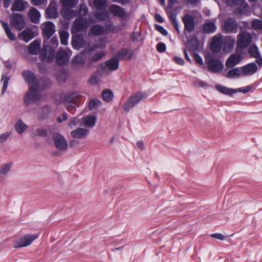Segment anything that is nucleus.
<instances>
[{
	"label": "nucleus",
	"mask_w": 262,
	"mask_h": 262,
	"mask_svg": "<svg viewBox=\"0 0 262 262\" xmlns=\"http://www.w3.org/2000/svg\"><path fill=\"white\" fill-rule=\"evenodd\" d=\"M22 75L25 81L28 83L31 90L34 89V86L39 85V82L36 76L31 71L26 70L23 71Z\"/></svg>",
	"instance_id": "obj_7"
},
{
	"label": "nucleus",
	"mask_w": 262,
	"mask_h": 262,
	"mask_svg": "<svg viewBox=\"0 0 262 262\" xmlns=\"http://www.w3.org/2000/svg\"><path fill=\"white\" fill-rule=\"evenodd\" d=\"M42 113L38 116L39 119H42L45 118L51 111L50 108L48 106H45L42 108Z\"/></svg>",
	"instance_id": "obj_51"
},
{
	"label": "nucleus",
	"mask_w": 262,
	"mask_h": 262,
	"mask_svg": "<svg viewBox=\"0 0 262 262\" xmlns=\"http://www.w3.org/2000/svg\"><path fill=\"white\" fill-rule=\"evenodd\" d=\"M71 54L69 50H59L56 55L57 63L60 65L66 64L68 62Z\"/></svg>",
	"instance_id": "obj_14"
},
{
	"label": "nucleus",
	"mask_w": 262,
	"mask_h": 262,
	"mask_svg": "<svg viewBox=\"0 0 262 262\" xmlns=\"http://www.w3.org/2000/svg\"><path fill=\"white\" fill-rule=\"evenodd\" d=\"M89 34L98 36L108 34V32L103 26L95 24L90 28Z\"/></svg>",
	"instance_id": "obj_20"
},
{
	"label": "nucleus",
	"mask_w": 262,
	"mask_h": 262,
	"mask_svg": "<svg viewBox=\"0 0 262 262\" xmlns=\"http://www.w3.org/2000/svg\"><path fill=\"white\" fill-rule=\"evenodd\" d=\"M147 95L143 92H138L128 98L126 102L125 103L123 108L128 112L130 109L136 106L142 100L146 99Z\"/></svg>",
	"instance_id": "obj_3"
},
{
	"label": "nucleus",
	"mask_w": 262,
	"mask_h": 262,
	"mask_svg": "<svg viewBox=\"0 0 262 262\" xmlns=\"http://www.w3.org/2000/svg\"><path fill=\"white\" fill-rule=\"evenodd\" d=\"M9 77H7L6 76H3L2 77V80L3 81V89H2V94H4L5 92H6L7 89V87H8V82H9Z\"/></svg>",
	"instance_id": "obj_54"
},
{
	"label": "nucleus",
	"mask_w": 262,
	"mask_h": 262,
	"mask_svg": "<svg viewBox=\"0 0 262 262\" xmlns=\"http://www.w3.org/2000/svg\"><path fill=\"white\" fill-rule=\"evenodd\" d=\"M141 34L140 33L138 32H133L130 36V39L133 42H135L138 41L139 38L140 37Z\"/></svg>",
	"instance_id": "obj_56"
},
{
	"label": "nucleus",
	"mask_w": 262,
	"mask_h": 262,
	"mask_svg": "<svg viewBox=\"0 0 262 262\" xmlns=\"http://www.w3.org/2000/svg\"><path fill=\"white\" fill-rule=\"evenodd\" d=\"M79 120L76 118H74L70 120L69 122V126L70 127H73L76 125L78 124L79 123Z\"/></svg>",
	"instance_id": "obj_60"
},
{
	"label": "nucleus",
	"mask_w": 262,
	"mask_h": 262,
	"mask_svg": "<svg viewBox=\"0 0 262 262\" xmlns=\"http://www.w3.org/2000/svg\"><path fill=\"white\" fill-rule=\"evenodd\" d=\"M249 54L253 57L258 58L260 57V53L258 51V48L255 46H251L249 50Z\"/></svg>",
	"instance_id": "obj_47"
},
{
	"label": "nucleus",
	"mask_w": 262,
	"mask_h": 262,
	"mask_svg": "<svg viewBox=\"0 0 262 262\" xmlns=\"http://www.w3.org/2000/svg\"><path fill=\"white\" fill-rule=\"evenodd\" d=\"M27 127V125L21 119L18 120L15 125V130L19 134H21L24 132Z\"/></svg>",
	"instance_id": "obj_37"
},
{
	"label": "nucleus",
	"mask_w": 262,
	"mask_h": 262,
	"mask_svg": "<svg viewBox=\"0 0 262 262\" xmlns=\"http://www.w3.org/2000/svg\"><path fill=\"white\" fill-rule=\"evenodd\" d=\"M29 16L32 22L35 24L39 23L40 14L36 9L31 8L29 12Z\"/></svg>",
	"instance_id": "obj_31"
},
{
	"label": "nucleus",
	"mask_w": 262,
	"mask_h": 262,
	"mask_svg": "<svg viewBox=\"0 0 262 262\" xmlns=\"http://www.w3.org/2000/svg\"><path fill=\"white\" fill-rule=\"evenodd\" d=\"M89 26V21L87 19L82 17L77 18L73 25L72 30L75 32L82 31L85 30Z\"/></svg>",
	"instance_id": "obj_15"
},
{
	"label": "nucleus",
	"mask_w": 262,
	"mask_h": 262,
	"mask_svg": "<svg viewBox=\"0 0 262 262\" xmlns=\"http://www.w3.org/2000/svg\"><path fill=\"white\" fill-rule=\"evenodd\" d=\"M58 45V40L56 37L51 39H44L43 49L40 53V59L45 61H51L55 55V49Z\"/></svg>",
	"instance_id": "obj_1"
},
{
	"label": "nucleus",
	"mask_w": 262,
	"mask_h": 262,
	"mask_svg": "<svg viewBox=\"0 0 262 262\" xmlns=\"http://www.w3.org/2000/svg\"><path fill=\"white\" fill-rule=\"evenodd\" d=\"M253 86L251 85H248L246 87L240 88L237 89H234V92L235 93L237 92H242L244 94H247L252 89Z\"/></svg>",
	"instance_id": "obj_52"
},
{
	"label": "nucleus",
	"mask_w": 262,
	"mask_h": 262,
	"mask_svg": "<svg viewBox=\"0 0 262 262\" xmlns=\"http://www.w3.org/2000/svg\"><path fill=\"white\" fill-rule=\"evenodd\" d=\"M235 42L234 38L230 36H226L223 39V51L225 52H228L231 51Z\"/></svg>",
	"instance_id": "obj_24"
},
{
	"label": "nucleus",
	"mask_w": 262,
	"mask_h": 262,
	"mask_svg": "<svg viewBox=\"0 0 262 262\" xmlns=\"http://www.w3.org/2000/svg\"><path fill=\"white\" fill-rule=\"evenodd\" d=\"M182 19L184 25V33L186 34L192 32L195 27L194 17L190 14H185Z\"/></svg>",
	"instance_id": "obj_6"
},
{
	"label": "nucleus",
	"mask_w": 262,
	"mask_h": 262,
	"mask_svg": "<svg viewBox=\"0 0 262 262\" xmlns=\"http://www.w3.org/2000/svg\"><path fill=\"white\" fill-rule=\"evenodd\" d=\"M157 50L159 52L163 53L166 50V45L163 42H160L157 45Z\"/></svg>",
	"instance_id": "obj_58"
},
{
	"label": "nucleus",
	"mask_w": 262,
	"mask_h": 262,
	"mask_svg": "<svg viewBox=\"0 0 262 262\" xmlns=\"http://www.w3.org/2000/svg\"><path fill=\"white\" fill-rule=\"evenodd\" d=\"M241 60L242 56L240 54H233L228 57L225 64L227 68H232L238 64Z\"/></svg>",
	"instance_id": "obj_21"
},
{
	"label": "nucleus",
	"mask_w": 262,
	"mask_h": 262,
	"mask_svg": "<svg viewBox=\"0 0 262 262\" xmlns=\"http://www.w3.org/2000/svg\"><path fill=\"white\" fill-rule=\"evenodd\" d=\"M108 14L106 11H97L95 13L96 18L101 21H104L108 19Z\"/></svg>",
	"instance_id": "obj_45"
},
{
	"label": "nucleus",
	"mask_w": 262,
	"mask_h": 262,
	"mask_svg": "<svg viewBox=\"0 0 262 262\" xmlns=\"http://www.w3.org/2000/svg\"><path fill=\"white\" fill-rule=\"evenodd\" d=\"M42 35L44 39H49L55 32L54 24L51 21H47L43 24Z\"/></svg>",
	"instance_id": "obj_17"
},
{
	"label": "nucleus",
	"mask_w": 262,
	"mask_h": 262,
	"mask_svg": "<svg viewBox=\"0 0 262 262\" xmlns=\"http://www.w3.org/2000/svg\"><path fill=\"white\" fill-rule=\"evenodd\" d=\"M71 7H63L61 11V14L65 20H70L77 15L76 11L71 8Z\"/></svg>",
	"instance_id": "obj_25"
},
{
	"label": "nucleus",
	"mask_w": 262,
	"mask_h": 262,
	"mask_svg": "<svg viewBox=\"0 0 262 262\" xmlns=\"http://www.w3.org/2000/svg\"><path fill=\"white\" fill-rule=\"evenodd\" d=\"M114 95L113 92L108 89H105L102 92V97L105 102H110L113 99Z\"/></svg>",
	"instance_id": "obj_41"
},
{
	"label": "nucleus",
	"mask_w": 262,
	"mask_h": 262,
	"mask_svg": "<svg viewBox=\"0 0 262 262\" xmlns=\"http://www.w3.org/2000/svg\"><path fill=\"white\" fill-rule=\"evenodd\" d=\"M34 89L31 90L27 92L24 97V102L27 105L30 104L31 103L40 99V94L38 92L39 85L34 86Z\"/></svg>",
	"instance_id": "obj_8"
},
{
	"label": "nucleus",
	"mask_w": 262,
	"mask_h": 262,
	"mask_svg": "<svg viewBox=\"0 0 262 262\" xmlns=\"http://www.w3.org/2000/svg\"><path fill=\"white\" fill-rule=\"evenodd\" d=\"M89 82L91 84H96L98 82V79L96 76L93 75L89 79Z\"/></svg>",
	"instance_id": "obj_64"
},
{
	"label": "nucleus",
	"mask_w": 262,
	"mask_h": 262,
	"mask_svg": "<svg viewBox=\"0 0 262 262\" xmlns=\"http://www.w3.org/2000/svg\"><path fill=\"white\" fill-rule=\"evenodd\" d=\"M69 36V34L67 31H62L60 33V42L62 45H67Z\"/></svg>",
	"instance_id": "obj_48"
},
{
	"label": "nucleus",
	"mask_w": 262,
	"mask_h": 262,
	"mask_svg": "<svg viewBox=\"0 0 262 262\" xmlns=\"http://www.w3.org/2000/svg\"><path fill=\"white\" fill-rule=\"evenodd\" d=\"M242 75H243L242 70L238 68H232V69L228 71L226 75V77L228 78L232 79L234 78L235 77H239Z\"/></svg>",
	"instance_id": "obj_35"
},
{
	"label": "nucleus",
	"mask_w": 262,
	"mask_h": 262,
	"mask_svg": "<svg viewBox=\"0 0 262 262\" xmlns=\"http://www.w3.org/2000/svg\"><path fill=\"white\" fill-rule=\"evenodd\" d=\"M105 29L107 30L108 34L111 32H114L115 29V26L112 24H108L106 25Z\"/></svg>",
	"instance_id": "obj_63"
},
{
	"label": "nucleus",
	"mask_w": 262,
	"mask_h": 262,
	"mask_svg": "<svg viewBox=\"0 0 262 262\" xmlns=\"http://www.w3.org/2000/svg\"><path fill=\"white\" fill-rule=\"evenodd\" d=\"M25 8V3L21 0H15L11 7L12 11H22Z\"/></svg>",
	"instance_id": "obj_33"
},
{
	"label": "nucleus",
	"mask_w": 262,
	"mask_h": 262,
	"mask_svg": "<svg viewBox=\"0 0 262 262\" xmlns=\"http://www.w3.org/2000/svg\"><path fill=\"white\" fill-rule=\"evenodd\" d=\"M104 55L105 53L102 51L98 52L93 54H89L86 67L87 68L94 67L93 63L100 60Z\"/></svg>",
	"instance_id": "obj_23"
},
{
	"label": "nucleus",
	"mask_w": 262,
	"mask_h": 262,
	"mask_svg": "<svg viewBox=\"0 0 262 262\" xmlns=\"http://www.w3.org/2000/svg\"><path fill=\"white\" fill-rule=\"evenodd\" d=\"M37 234L26 235L20 238L14 245V248H19L30 245L38 237Z\"/></svg>",
	"instance_id": "obj_11"
},
{
	"label": "nucleus",
	"mask_w": 262,
	"mask_h": 262,
	"mask_svg": "<svg viewBox=\"0 0 262 262\" xmlns=\"http://www.w3.org/2000/svg\"><path fill=\"white\" fill-rule=\"evenodd\" d=\"M205 62L208 70L212 73H218L221 71L224 67L222 62L212 56H206Z\"/></svg>",
	"instance_id": "obj_4"
},
{
	"label": "nucleus",
	"mask_w": 262,
	"mask_h": 262,
	"mask_svg": "<svg viewBox=\"0 0 262 262\" xmlns=\"http://www.w3.org/2000/svg\"><path fill=\"white\" fill-rule=\"evenodd\" d=\"M60 3L63 7L75 8L77 4L75 0H60Z\"/></svg>",
	"instance_id": "obj_46"
},
{
	"label": "nucleus",
	"mask_w": 262,
	"mask_h": 262,
	"mask_svg": "<svg viewBox=\"0 0 262 262\" xmlns=\"http://www.w3.org/2000/svg\"><path fill=\"white\" fill-rule=\"evenodd\" d=\"M226 2L227 4L229 6H234L236 5H243L242 8H238L236 11L235 13H237V11H238V13L239 14H245L246 11L248 8V4L245 2V0H226Z\"/></svg>",
	"instance_id": "obj_19"
},
{
	"label": "nucleus",
	"mask_w": 262,
	"mask_h": 262,
	"mask_svg": "<svg viewBox=\"0 0 262 262\" xmlns=\"http://www.w3.org/2000/svg\"><path fill=\"white\" fill-rule=\"evenodd\" d=\"M10 133L6 132L0 135V143L5 142L9 137Z\"/></svg>",
	"instance_id": "obj_57"
},
{
	"label": "nucleus",
	"mask_w": 262,
	"mask_h": 262,
	"mask_svg": "<svg viewBox=\"0 0 262 262\" xmlns=\"http://www.w3.org/2000/svg\"><path fill=\"white\" fill-rule=\"evenodd\" d=\"M11 168V163H5L2 165L0 168V175L1 177L2 176H6L10 171Z\"/></svg>",
	"instance_id": "obj_44"
},
{
	"label": "nucleus",
	"mask_w": 262,
	"mask_h": 262,
	"mask_svg": "<svg viewBox=\"0 0 262 262\" xmlns=\"http://www.w3.org/2000/svg\"><path fill=\"white\" fill-rule=\"evenodd\" d=\"M46 16L48 18H55L57 17V11L53 7H48L46 10Z\"/></svg>",
	"instance_id": "obj_43"
},
{
	"label": "nucleus",
	"mask_w": 262,
	"mask_h": 262,
	"mask_svg": "<svg viewBox=\"0 0 262 262\" xmlns=\"http://www.w3.org/2000/svg\"><path fill=\"white\" fill-rule=\"evenodd\" d=\"M1 22L8 37L11 40L16 39V36L14 34L11 32L8 24L3 21H1Z\"/></svg>",
	"instance_id": "obj_40"
},
{
	"label": "nucleus",
	"mask_w": 262,
	"mask_h": 262,
	"mask_svg": "<svg viewBox=\"0 0 262 262\" xmlns=\"http://www.w3.org/2000/svg\"><path fill=\"white\" fill-rule=\"evenodd\" d=\"M10 25L19 31L25 27V21L22 15L19 13H13L10 18Z\"/></svg>",
	"instance_id": "obj_12"
},
{
	"label": "nucleus",
	"mask_w": 262,
	"mask_h": 262,
	"mask_svg": "<svg viewBox=\"0 0 262 262\" xmlns=\"http://www.w3.org/2000/svg\"><path fill=\"white\" fill-rule=\"evenodd\" d=\"M36 135L40 137H46L47 135V132L43 128H38L36 130Z\"/></svg>",
	"instance_id": "obj_59"
},
{
	"label": "nucleus",
	"mask_w": 262,
	"mask_h": 262,
	"mask_svg": "<svg viewBox=\"0 0 262 262\" xmlns=\"http://www.w3.org/2000/svg\"><path fill=\"white\" fill-rule=\"evenodd\" d=\"M94 4L97 10H103L106 8V0H94Z\"/></svg>",
	"instance_id": "obj_42"
},
{
	"label": "nucleus",
	"mask_w": 262,
	"mask_h": 262,
	"mask_svg": "<svg viewBox=\"0 0 262 262\" xmlns=\"http://www.w3.org/2000/svg\"><path fill=\"white\" fill-rule=\"evenodd\" d=\"M133 54L134 51L132 50L122 48L117 53L116 57L119 60L130 59L133 57Z\"/></svg>",
	"instance_id": "obj_22"
},
{
	"label": "nucleus",
	"mask_w": 262,
	"mask_h": 262,
	"mask_svg": "<svg viewBox=\"0 0 262 262\" xmlns=\"http://www.w3.org/2000/svg\"><path fill=\"white\" fill-rule=\"evenodd\" d=\"M177 9H174L170 12L169 16L172 24L173 25L177 31L179 32V29L178 26V23L177 20Z\"/></svg>",
	"instance_id": "obj_36"
},
{
	"label": "nucleus",
	"mask_w": 262,
	"mask_h": 262,
	"mask_svg": "<svg viewBox=\"0 0 262 262\" xmlns=\"http://www.w3.org/2000/svg\"><path fill=\"white\" fill-rule=\"evenodd\" d=\"M223 46V37L221 34H218L212 38L210 43V48L214 53L220 52Z\"/></svg>",
	"instance_id": "obj_13"
},
{
	"label": "nucleus",
	"mask_w": 262,
	"mask_h": 262,
	"mask_svg": "<svg viewBox=\"0 0 262 262\" xmlns=\"http://www.w3.org/2000/svg\"><path fill=\"white\" fill-rule=\"evenodd\" d=\"M241 70L243 75H251L257 71V67L255 63L252 62L242 67Z\"/></svg>",
	"instance_id": "obj_26"
},
{
	"label": "nucleus",
	"mask_w": 262,
	"mask_h": 262,
	"mask_svg": "<svg viewBox=\"0 0 262 262\" xmlns=\"http://www.w3.org/2000/svg\"><path fill=\"white\" fill-rule=\"evenodd\" d=\"M101 104V101L97 99H92L89 102V108L91 110H93L99 106Z\"/></svg>",
	"instance_id": "obj_49"
},
{
	"label": "nucleus",
	"mask_w": 262,
	"mask_h": 262,
	"mask_svg": "<svg viewBox=\"0 0 262 262\" xmlns=\"http://www.w3.org/2000/svg\"><path fill=\"white\" fill-rule=\"evenodd\" d=\"M72 45L74 49L79 50L83 45V39L80 37L73 38L72 41Z\"/></svg>",
	"instance_id": "obj_39"
},
{
	"label": "nucleus",
	"mask_w": 262,
	"mask_h": 262,
	"mask_svg": "<svg viewBox=\"0 0 262 262\" xmlns=\"http://www.w3.org/2000/svg\"><path fill=\"white\" fill-rule=\"evenodd\" d=\"M155 27L157 31L160 32L164 36H167L168 35L167 31L162 26L156 24Z\"/></svg>",
	"instance_id": "obj_55"
},
{
	"label": "nucleus",
	"mask_w": 262,
	"mask_h": 262,
	"mask_svg": "<svg viewBox=\"0 0 262 262\" xmlns=\"http://www.w3.org/2000/svg\"><path fill=\"white\" fill-rule=\"evenodd\" d=\"M88 12V9L86 6L84 4H81L79 6V8L78 9V12L77 13H79V15L82 16L85 15Z\"/></svg>",
	"instance_id": "obj_53"
},
{
	"label": "nucleus",
	"mask_w": 262,
	"mask_h": 262,
	"mask_svg": "<svg viewBox=\"0 0 262 262\" xmlns=\"http://www.w3.org/2000/svg\"><path fill=\"white\" fill-rule=\"evenodd\" d=\"M40 49V41L38 40H34L29 46L28 52L32 55L38 53Z\"/></svg>",
	"instance_id": "obj_29"
},
{
	"label": "nucleus",
	"mask_w": 262,
	"mask_h": 262,
	"mask_svg": "<svg viewBox=\"0 0 262 262\" xmlns=\"http://www.w3.org/2000/svg\"><path fill=\"white\" fill-rule=\"evenodd\" d=\"M211 237L216 238V239L221 240V241L224 240V239H225L224 235H223L221 233H219L211 234Z\"/></svg>",
	"instance_id": "obj_62"
},
{
	"label": "nucleus",
	"mask_w": 262,
	"mask_h": 262,
	"mask_svg": "<svg viewBox=\"0 0 262 262\" xmlns=\"http://www.w3.org/2000/svg\"><path fill=\"white\" fill-rule=\"evenodd\" d=\"M119 61L118 59L115 56L106 60L104 63H102L100 67L102 69H105V67H106L111 71H116L119 68Z\"/></svg>",
	"instance_id": "obj_18"
},
{
	"label": "nucleus",
	"mask_w": 262,
	"mask_h": 262,
	"mask_svg": "<svg viewBox=\"0 0 262 262\" xmlns=\"http://www.w3.org/2000/svg\"><path fill=\"white\" fill-rule=\"evenodd\" d=\"M193 57L195 61L199 64L202 66L203 64V61L201 57L198 54L194 53Z\"/></svg>",
	"instance_id": "obj_61"
},
{
	"label": "nucleus",
	"mask_w": 262,
	"mask_h": 262,
	"mask_svg": "<svg viewBox=\"0 0 262 262\" xmlns=\"http://www.w3.org/2000/svg\"><path fill=\"white\" fill-rule=\"evenodd\" d=\"M53 139L55 147L61 151H65L68 148V143L64 137L61 135L55 133L53 134Z\"/></svg>",
	"instance_id": "obj_10"
},
{
	"label": "nucleus",
	"mask_w": 262,
	"mask_h": 262,
	"mask_svg": "<svg viewBox=\"0 0 262 262\" xmlns=\"http://www.w3.org/2000/svg\"><path fill=\"white\" fill-rule=\"evenodd\" d=\"M96 118L93 116H88L83 118V123L87 127H92L96 123Z\"/></svg>",
	"instance_id": "obj_38"
},
{
	"label": "nucleus",
	"mask_w": 262,
	"mask_h": 262,
	"mask_svg": "<svg viewBox=\"0 0 262 262\" xmlns=\"http://www.w3.org/2000/svg\"><path fill=\"white\" fill-rule=\"evenodd\" d=\"M252 36L247 32H242L237 36V45L240 48L247 47L251 42Z\"/></svg>",
	"instance_id": "obj_9"
},
{
	"label": "nucleus",
	"mask_w": 262,
	"mask_h": 262,
	"mask_svg": "<svg viewBox=\"0 0 262 262\" xmlns=\"http://www.w3.org/2000/svg\"><path fill=\"white\" fill-rule=\"evenodd\" d=\"M89 132L86 129L79 127L72 131L71 134L74 138L84 139L88 136Z\"/></svg>",
	"instance_id": "obj_27"
},
{
	"label": "nucleus",
	"mask_w": 262,
	"mask_h": 262,
	"mask_svg": "<svg viewBox=\"0 0 262 262\" xmlns=\"http://www.w3.org/2000/svg\"><path fill=\"white\" fill-rule=\"evenodd\" d=\"M202 29L206 33H212L216 30V27L214 21H209L203 24Z\"/></svg>",
	"instance_id": "obj_30"
},
{
	"label": "nucleus",
	"mask_w": 262,
	"mask_h": 262,
	"mask_svg": "<svg viewBox=\"0 0 262 262\" xmlns=\"http://www.w3.org/2000/svg\"><path fill=\"white\" fill-rule=\"evenodd\" d=\"M215 89L221 93L226 95L232 96L235 94L234 89L228 88L220 84L215 85Z\"/></svg>",
	"instance_id": "obj_32"
},
{
	"label": "nucleus",
	"mask_w": 262,
	"mask_h": 262,
	"mask_svg": "<svg viewBox=\"0 0 262 262\" xmlns=\"http://www.w3.org/2000/svg\"><path fill=\"white\" fill-rule=\"evenodd\" d=\"M109 11L114 16L122 19L125 20L129 16L124 8L117 5H111L109 7Z\"/></svg>",
	"instance_id": "obj_5"
},
{
	"label": "nucleus",
	"mask_w": 262,
	"mask_h": 262,
	"mask_svg": "<svg viewBox=\"0 0 262 262\" xmlns=\"http://www.w3.org/2000/svg\"><path fill=\"white\" fill-rule=\"evenodd\" d=\"M251 26L255 30H262V20L255 19L251 22Z\"/></svg>",
	"instance_id": "obj_50"
},
{
	"label": "nucleus",
	"mask_w": 262,
	"mask_h": 262,
	"mask_svg": "<svg viewBox=\"0 0 262 262\" xmlns=\"http://www.w3.org/2000/svg\"><path fill=\"white\" fill-rule=\"evenodd\" d=\"M85 52L82 51L80 52L79 55H78L74 57L73 59V61L74 63L80 65L81 66L86 67V64L88 62V56L86 57L84 54Z\"/></svg>",
	"instance_id": "obj_28"
},
{
	"label": "nucleus",
	"mask_w": 262,
	"mask_h": 262,
	"mask_svg": "<svg viewBox=\"0 0 262 262\" xmlns=\"http://www.w3.org/2000/svg\"><path fill=\"white\" fill-rule=\"evenodd\" d=\"M81 96L78 92H72L66 94L63 98V103L67 110L71 114L75 112L76 106L81 99Z\"/></svg>",
	"instance_id": "obj_2"
},
{
	"label": "nucleus",
	"mask_w": 262,
	"mask_h": 262,
	"mask_svg": "<svg viewBox=\"0 0 262 262\" xmlns=\"http://www.w3.org/2000/svg\"><path fill=\"white\" fill-rule=\"evenodd\" d=\"M224 29L227 33H236L238 24L234 19L228 18L224 21Z\"/></svg>",
	"instance_id": "obj_16"
},
{
	"label": "nucleus",
	"mask_w": 262,
	"mask_h": 262,
	"mask_svg": "<svg viewBox=\"0 0 262 262\" xmlns=\"http://www.w3.org/2000/svg\"><path fill=\"white\" fill-rule=\"evenodd\" d=\"M20 37L26 42H28L35 37L32 30L30 29H26L21 33Z\"/></svg>",
	"instance_id": "obj_34"
}]
</instances>
